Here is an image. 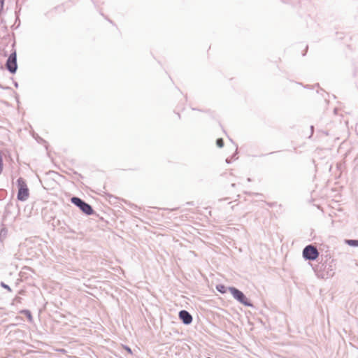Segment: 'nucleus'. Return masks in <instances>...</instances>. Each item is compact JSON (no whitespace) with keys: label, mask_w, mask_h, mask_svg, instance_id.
<instances>
[{"label":"nucleus","mask_w":358,"mask_h":358,"mask_svg":"<svg viewBox=\"0 0 358 358\" xmlns=\"http://www.w3.org/2000/svg\"><path fill=\"white\" fill-rule=\"evenodd\" d=\"M3 3H4L3 0H0V14L1 13V11L3 10Z\"/></svg>","instance_id":"11"},{"label":"nucleus","mask_w":358,"mask_h":358,"mask_svg":"<svg viewBox=\"0 0 358 358\" xmlns=\"http://www.w3.org/2000/svg\"><path fill=\"white\" fill-rule=\"evenodd\" d=\"M319 256V252L313 245L306 246L303 250V257L307 260H315Z\"/></svg>","instance_id":"4"},{"label":"nucleus","mask_w":358,"mask_h":358,"mask_svg":"<svg viewBox=\"0 0 358 358\" xmlns=\"http://www.w3.org/2000/svg\"><path fill=\"white\" fill-rule=\"evenodd\" d=\"M15 87H18V84H17V83H15Z\"/></svg>","instance_id":"13"},{"label":"nucleus","mask_w":358,"mask_h":358,"mask_svg":"<svg viewBox=\"0 0 358 358\" xmlns=\"http://www.w3.org/2000/svg\"><path fill=\"white\" fill-rule=\"evenodd\" d=\"M231 187H235V183L231 184Z\"/></svg>","instance_id":"15"},{"label":"nucleus","mask_w":358,"mask_h":358,"mask_svg":"<svg viewBox=\"0 0 358 358\" xmlns=\"http://www.w3.org/2000/svg\"><path fill=\"white\" fill-rule=\"evenodd\" d=\"M1 286L3 288L6 289L9 292H11V288L8 285L5 284L3 282H1Z\"/></svg>","instance_id":"10"},{"label":"nucleus","mask_w":358,"mask_h":358,"mask_svg":"<svg viewBox=\"0 0 358 358\" xmlns=\"http://www.w3.org/2000/svg\"><path fill=\"white\" fill-rule=\"evenodd\" d=\"M18 192L17 198L20 201H25L29 196V190L27 187L25 180L22 178H19L17 180Z\"/></svg>","instance_id":"1"},{"label":"nucleus","mask_w":358,"mask_h":358,"mask_svg":"<svg viewBox=\"0 0 358 358\" xmlns=\"http://www.w3.org/2000/svg\"><path fill=\"white\" fill-rule=\"evenodd\" d=\"M226 162H227V163H228V164H229V163H230V161H229L228 159H226Z\"/></svg>","instance_id":"14"},{"label":"nucleus","mask_w":358,"mask_h":358,"mask_svg":"<svg viewBox=\"0 0 358 358\" xmlns=\"http://www.w3.org/2000/svg\"><path fill=\"white\" fill-rule=\"evenodd\" d=\"M6 67L7 70L11 73H15L16 72L17 69V54L15 50H14L7 59Z\"/></svg>","instance_id":"5"},{"label":"nucleus","mask_w":358,"mask_h":358,"mask_svg":"<svg viewBox=\"0 0 358 358\" xmlns=\"http://www.w3.org/2000/svg\"><path fill=\"white\" fill-rule=\"evenodd\" d=\"M229 290L232 294L233 297L238 302L248 307L252 306V304L250 302V301L241 291L234 287H229Z\"/></svg>","instance_id":"2"},{"label":"nucleus","mask_w":358,"mask_h":358,"mask_svg":"<svg viewBox=\"0 0 358 358\" xmlns=\"http://www.w3.org/2000/svg\"><path fill=\"white\" fill-rule=\"evenodd\" d=\"M345 243L352 247H358V240L355 239H347L345 240Z\"/></svg>","instance_id":"7"},{"label":"nucleus","mask_w":358,"mask_h":358,"mask_svg":"<svg viewBox=\"0 0 358 358\" xmlns=\"http://www.w3.org/2000/svg\"><path fill=\"white\" fill-rule=\"evenodd\" d=\"M71 201L86 215H90L93 213L94 210L92 206L79 197L73 196Z\"/></svg>","instance_id":"3"},{"label":"nucleus","mask_w":358,"mask_h":358,"mask_svg":"<svg viewBox=\"0 0 358 358\" xmlns=\"http://www.w3.org/2000/svg\"><path fill=\"white\" fill-rule=\"evenodd\" d=\"M216 289L220 293L224 294L227 292V290L229 289V287H227L224 285L220 284L216 286Z\"/></svg>","instance_id":"8"},{"label":"nucleus","mask_w":358,"mask_h":358,"mask_svg":"<svg viewBox=\"0 0 358 358\" xmlns=\"http://www.w3.org/2000/svg\"><path fill=\"white\" fill-rule=\"evenodd\" d=\"M216 145L218 148H222L224 146V141L222 138H217L216 141Z\"/></svg>","instance_id":"9"},{"label":"nucleus","mask_w":358,"mask_h":358,"mask_svg":"<svg viewBox=\"0 0 358 358\" xmlns=\"http://www.w3.org/2000/svg\"><path fill=\"white\" fill-rule=\"evenodd\" d=\"M125 349H126V350H127L129 353H131V349H130L129 347L126 346V347H125Z\"/></svg>","instance_id":"12"},{"label":"nucleus","mask_w":358,"mask_h":358,"mask_svg":"<svg viewBox=\"0 0 358 358\" xmlns=\"http://www.w3.org/2000/svg\"><path fill=\"white\" fill-rule=\"evenodd\" d=\"M179 318L185 324H189L192 322V316L185 310H182L179 312Z\"/></svg>","instance_id":"6"}]
</instances>
